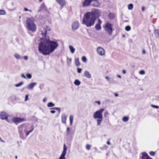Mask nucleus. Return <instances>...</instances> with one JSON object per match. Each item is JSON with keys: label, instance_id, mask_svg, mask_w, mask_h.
Returning <instances> with one entry per match:
<instances>
[{"label": "nucleus", "instance_id": "f03ea898", "mask_svg": "<svg viewBox=\"0 0 159 159\" xmlns=\"http://www.w3.org/2000/svg\"><path fill=\"white\" fill-rule=\"evenodd\" d=\"M97 12L93 11L86 13L83 19L82 23L87 27L93 25L97 18Z\"/></svg>", "mask_w": 159, "mask_h": 159}, {"label": "nucleus", "instance_id": "338daca9", "mask_svg": "<svg viewBox=\"0 0 159 159\" xmlns=\"http://www.w3.org/2000/svg\"><path fill=\"white\" fill-rule=\"evenodd\" d=\"M15 158L16 159H17V156H15Z\"/></svg>", "mask_w": 159, "mask_h": 159}, {"label": "nucleus", "instance_id": "5701e85b", "mask_svg": "<svg viewBox=\"0 0 159 159\" xmlns=\"http://www.w3.org/2000/svg\"><path fill=\"white\" fill-rule=\"evenodd\" d=\"M70 125H72L73 120V116L71 115L70 116Z\"/></svg>", "mask_w": 159, "mask_h": 159}, {"label": "nucleus", "instance_id": "4be33fe9", "mask_svg": "<svg viewBox=\"0 0 159 159\" xmlns=\"http://www.w3.org/2000/svg\"><path fill=\"white\" fill-rule=\"evenodd\" d=\"M75 65L77 66H79L80 65V64L78 58H76L75 60Z\"/></svg>", "mask_w": 159, "mask_h": 159}, {"label": "nucleus", "instance_id": "a19ab883", "mask_svg": "<svg viewBox=\"0 0 159 159\" xmlns=\"http://www.w3.org/2000/svg\"><path fill=\"white\" fill-rule=\"evenodd\" d=\"M77 69V72L78 73H80L81 72L82 70V69L81 68H78Z\"/></svg>", "mask_w": 159, "mask_h": 159}, {"label": "nucleus", "instance_id": "cd10ccee", "mask_svg": "<svg viewBox=\"0 0 159 159\" xmlns=\"http://www.w3.org/2000/svg\"><path fill=\"white\" fill-rule=\"evenodd\" d=\"M23 84L24 82H21L18 84H15V86L16 87H18L21 86Z\"/></svg>", "mask_w": 159, "mask_h": 159}, {"label": "nucleus", "instance_id": "6e6d98bb", "mask_svg": "<svg viewBox=\"0 0 159 159\" xmlns=\"http://www.w3.org/2000/svg\"><path fill=\"white\" fill-rule=\"evenodd\" d=\"M122 73L123 74H126V71H125V70H122Z\"/></svg>", "mask_w": 159, "mask_h": 159}, {"label": "nucleus", "instance_id": "2eb2a0df", "mask_svg": "<svg viewBox=\"0 0 159 159\" xmlns=\"http://www.w3.org/2000/svg\"><path fill=\"white\" fill-rule=\"evenodd\" d=\"M36 83H31L26 88L29 90H33L34 87L35 85H36Z\"/></svg>", "mask_w": 159, "mask_h": 159}, {"label": "nucleus", "instance_id": "a211bd4d", "mask_svg": "<svg viewBox=\"0 0 159 159\" xmlns=\"http://www.w3.org/2000/svg\"><path fill=\"white\" fill-rule=\"evenodd\" d=\"M84 76L87 78L90 79L91 78V75L89 72L87 70H85L84 72Z\"/></svg>", "mask_w": 159, "mask_h": 159}, {"label": "nucleus", "instance_id": "9d476101", "mask_svg": "<svg viewBox=\"0 0 159 159\" xmlns=\"http://www.w3.org/2000/svg\"><path fill=\"white\" fill-rule=\"evenodd\" d=\"M141 155L140 156V159H153L150 157L145 152H144L141 153Z\"/></svg>", "mask_w": 159, "mask_h": 159}, {"label": "nucleus", "instance_id": "09e8293b", "mask_svg": "<svg viewBox=\"0 0 159 159\" xmlns=\"http://www.w3.org/2000/svg\"><path fill=\"white\" fill-rule=\"evenodd\" d=\"M103 148L104 149H107V146L106 145H104L103 146Z\"/></svg>", "mask_w": 159, "mask_h": 159}, {"label": "nucleus", "instance_id": "ddd939ff", "mask_svg": "<svg viewBox=\"0 0 159 159\" xmlns=\"http://www.w3.org/2000/svg\"><path fill=\"white\" fill-rule=\"evenodd\" d=\"M92 2V0H84L82 2V6L86 7L90 5Z\"/></svg>", "mask_w": 159, "mask_h": 159}, {"label": "nucleus", "instance_id": "b1692460", "mask_svg": "<svg viewBox=\"0 0 159 159\" xmlns=\"http://www.w3.org/2000/svg\"><path fill=\"white\" fill-rule=\"evenodd\" d=\"M14 57L17 59H21V57L18 54H14Z\"/></svg>", "mask_w": 159, "mask_h": 159}, {"label": "nucleus", "instance_id": "052dcab7", "mask_svg": "<svg viewBox=\"0 0 159 159\" xmlns=\"http://www.w3.org/2000/svg\"><path fill=\"white\" fill-rule=\"evenodd\" d=\"M117 77L120 78H121V76L120 75H117Z\"/></svg>", "mask_w": 159, "mask_h": 159}, {"label": "nucleus", "instance_id": "603ef678", "mask_svg": "<svg viewBox=\"0 0 159 159\" xmlns=\"http://www.w3.org/2000/svg\"><path fill=\"white\" fill-rule=\"evenodd\" d=\"M24 10L25 11H29V10L28 9L26 8H25L24 9Z\"/></svg>", "mask_w": 159, "mask_h": 159}, {"label": "nucleus", "instance_id": "a18cd8bd", "mask_svg": "<svg viewBox=\"0 0 159 159\" xmlns=\"http://www.w3.org/2000/svg\"><path fill=\"white\" fill-rule=\"evenodd\" d=\"M34 129V128L33 127H32L31 129L29 131H28V132H29V133H31L32 132Z\"/></svg>", "mask_w": 159, "mask_h": 159}, {"label": "nucleus", "instance_id": "423d86ee", "mask_svg": "<svg viewBox=\"0 0 159 159\" xmlns=\"http://www.w3.org/2000/svg\"><path fill=\"white\" fill-rule=\"evenodd\" d=\"M104 28H105V31L108 34L110 35L112 34L113 29L112 24L109 22H107L104 26Z\"/></svg>", "mask_w": 159, "mask_h": 159}, {"label": "nucleus", "instance_id": "f704fd0d", "mask_svg": "<svg viewBox=\"0 0 159 159\" xmlns=\"http://www.w3.org/2000/svg\"><path fill=\"white\" fill-rule=\"evenodd\" d=\"M91 147V145L89 144H87L86 145V148L87 150H89L90 149Z\"/></svg>", "mask_w": 159, "mask_h": 159}, {"label": "nucleus", "instance_id": "ea45409f", "mask_svg": "<svg viewBox=\"0 0 159 159\" xmlns=\"http://www.w3.org/2000/svg\"><path fill=\"white\" fill-rule=\"evenodd\" d=\"M151 106L154 108H156V109H158L159 108V107L157 105H152Z\"/></svg>", "mask_w": 159, "mask_h": 159}, {"label": "nucleus", "instance_id": "20e7f679", "mask_svg": "<svg viewBox=\"0 0 159 159\" xmlns=\"http://www.w3.org/2000/svg\"><path fill=\"white\" fill-rule=\"evenodd\" d=\"M104 110V109L102 108L99 110L95 111L93 115V117L94 119H98L97 120V125H101L102 122L103 120L102 112Z\"/></svg>", "mask_w": 159, "mask_h": 159}, {"label": "nucleus", "instance_id": "4c0bfd02", "mask_svg": "<svg viewBox=\"0 0 159 159\" xmlns=\"http://www.w3.org/2000/svg\"><path fill=\"white\" fill-rule=\"evenodd\" d=\"M149 153L151 156H153L155 155V152L153 151H151Z\"/></svg>", "mask_w": 159, "mask_h": 159}, {"label": "nucleus", "instance_id": "37998d69", "mask_svg": "<svg viewBox=\"0 0 159 159\" xmlns=\"http://www.w3.org/2000/svg\"><path fill=\"white\" fill-rule=\"evenodd\" d=\"M67 61L69 62V63H70L71 61V58H67Z\"/></svg>", "mask_w": 159, "mask_h": 159}, {"label": "nucleus", "instance_id": "393cba45", "mask_svg": "<svg viewBox=\"0 0 159 159\" xmlns=\"http://www.w3.org/2000/svg\"><path fill=\"white\" fill-rule=\"evenodd\" d=\"M55 106V104L53 103L52 102H49L47 105V106L48 107H54Z\"/></svg>", "mask_w": 159, "mask_h": 159}, {"label": "nucleus", "instance_id": "39448f33", "mask_svg": "<svg viewBox=\"0 0 159 159\" xmlns=\"http://www.w3.org/2000/svg\"><path fill=\"white\" fill-rule=\"evenodd\" d=\"M29 125H23L19 126L18 128L20 136L21 138H24V134L27 132V129H29Z\"/></svg>", "mask_w": 159, "mask_h": 159}, {"label": "nucleus", "instance_id": "f3484780", "mask_svg": "<svg viewBox=\"0 0 159 159\" xmlns=\"http://www.w3.org/2000/svg\"><path fill=\"white\" fill-rule=\"evenodd\" d=\"M99 23L96 24L95 26V29L97 30H99L101 29V21L100 19H98Z\"/></svg>", "mask_w": 159, "mask_h": 159}, {"label": "nucleus", "instance_id": "864d4df0", "mask_svg": "<svg viewBox=\"0 0 159 159\" xmlns=\"http://www.w3.org/2000/svg\"><path fill=\"white\" fill-rule=\"evenodd\" d=\"M50 112L52 113H54L56 112V111L54 110H51V111Z\"/></svg>", "mask_w": 159, "mask_h": 159}, {"label": "nucleus", "instance_id": "473e14b6", "mask_svg": "<svg viewBox=\"0 0 159 159\" xmlns=\"http://www.w3.org/2000/svg\"><path fill=\"white\" fill-rule=\"evenodd\" d=\"M82 60L84 62H86L87 61V59L85 56H83L82 57Z\"/></svg>", "mask_w": 159, "mask_h": 159}, {"label": "nucleus", "instance_id": "c756f323", "mask_svg": "<svg viewBox=\"0 0 159 159\" xmlns=\"http://www.w3.org/2000/svg\"><path fill=\"white\" fill-rule=\"evenodd\" d=\"M66 135H68L70 134V128L69 127H67L66 129Z\"/></svg>", "mask_w": 159, "mask_h": 159}, {"label": "nucleus", "instance_id": "7c9ffc66", "mask_svg": "<svg viewBox=\"0 0 159 159\" xmlns=\"http://www.w3.org/2000/svg\"><path fill=\"white\" fill-rule=\"evenodd\" d=\"M41 7L44 10L46 8V6L44 3L42 4L41 6Z\"/></svg>", "mask_w": 159, "mask_h": 159}, {"label": "nucleus", "instance_id": "bb28decb", "mask_svg": "<svg viewBox=\"0 0 159 159\" xmlns=\"http://www.w3.org/2000/svg\"><path fill=\"white\" fill-rule=\"evenodd\" d=\"M129 119V118L127 116L124 117L122 118L123 120L125 122H126L128 121Z\"/></svg>", "mask_w": 159, "mask_h": 159}, {"label": "nucleus", "instance_id": "6ab92c4d", "mask_svg": "<svg viewBox=\"0 0 159 159\" xmlns=\"http://www.w3.org/2000/svg\"><path fill=\"white\" fill-rule=\"evenodd\" d=\"M115 17V14L113 13H110L108 15V18L111 20L113 19Z\"/></svg>", "mask_w": 159, "mask_h": 159}, {"label": "nucleus", "instance_id": "5fc2aeb1", "mask_svg": "<svg viewBox=\"0 0 159 159\" xmlns=\"http://www.w3.org/2000/svg\"><path fill=\"white\" fill-rule=\"evenodd\" d=\"M145 9V8L144 7H142V11H144Z\"/></svg>", "mask_w": 159, "mask_h": 159}, {"label": "nucleus", "instance_id": "49530a36", "mask_svg": "<svg viewBox=\"0 0 159 159\" xmlns=\"http://www.w3.org/2000/svg\"><path fill=\"white\" fill-rule=\"evenodd\" d=\"M24 58L25 60H28V57L27 56H25L24 57Z\"/></svg>", "mask_w": 159, "mask_h": 159}, {"label": "nucleus", "instance_id": "7ed1b4c3", "mask_svg": "<svg viewBox=\"0 0 159 159\" xmlns=\"http://www.w3.org/2000/svg\"><path fill=\"white\" fill-rule=\"evenodd\" d=\"M35 20L33 17L28 18L26 24V27L29 30L34 32L36 30V25L35 23Z\"/></svg>", "mask_w": 159, "mask_h": 159}, {"label": "nucleus", "instance_id": "bf43d9fd", "mask_svg": "<svg viewBox=\"0 0 159 159\" xmlns=\"http://www.w3.org/2000/svg\"><path fill=\"white\" fill-rule=\"evenodd\" d=\"M114 95L116 97H117L118 96V94L116 93H115Z\"/></svg>", "mask_w": 159, "mask_h": 159}, {"label": "nucleus", "instance_id": "680f3d73", "mask_svg": "<svg viewBox=\"0 0 159 159\" xmlns=\"http://www.w3.org/2000/svg\"><path fill=\"white\" fill-rule=\"evenodd\" d=\"M0 142H1L3 143H5V141L3 140H2V139H1V140H0Z\"/></svg>", "mask_w": 159, "mask_h": 159}, {"label": "nucleus", "instance_id": "aec40b11", "mask_svg": "<svg viewBox=\"0 0 159 159\" xmlns=\"http://www.w3.org/2000/svg\"><path fill=\"white\" fill-rule=\"evenodd\" d=\"M69 48L71 53H73L75 51V49L72 46H69Z\"/></svg>", "mask_w": 159, "mask_h": 159}, {"label": "nucleus", "instance_id": "e433bc0d", "mask_svg": "<svg viewBox=\"0 0 159 159\" xmlns=\"http://www.w3.org/2000/svg\"><path fill=\"white\" fill-rule=\"evenodd\" d=\"M29 132H27H27L25 133V134H24V138H23L25 139L27 137V136L29 135Z\"/></svg>", "mask_w": 159, "mask_h": 159}, {"label": "nucleus", "instance_id": "1a4fd4ad", "mask_svg": "<svg viewBox=\"0 0 159 159\" xmlns=\"http://www.w3.org/2000/svg\"><path fill=\"white\" fill-rule=\"evenodd\" d=\"M97 51L98 54L101 56H102L105 54L104 49L101 47H99L97 48Z\"/></svg>", "mask_w": 159, "mask_h": 159}, {"label": "nucleus", "instance_id": "412c9836", "mask_svg": "<svg viewBox=\"0 0 159 159\" xmlns=\"http://www.w3.org/2000/svg\"><path fill=\"white\" fill-rule=\"evenodd\" d=\"M74 84L76 85L79 86L81 84L80 82L78 80H76L74 82Z\"/></svg>", "mask_w": 159, "mask_h": 159}, {"label": "nucleus", "instance_id": "4d7b16f0", "mask_svg": "<svg viewBox=\"0 0 159 159\" xmlns=\"http://www.w3.org/2000/svg\"><path fill=\"white\" fill-rule=\"evenodd\" d=\"M145 53H146V51L144 50H143L142 51V53L143 54H145Z\"/></svg>", "mask_w": 159, "mask_h": 159}, {"label": "nucleus", "instance_id": "de8ad7c7", "mask_svg": "<svg viewBox=\"0 0 159 159\" xmlns=\"http://www.w3.org/2000/svg\"><path fill=\"white\" fill-rule=\"evenodd\" d=\"M95 102L97 103L98 105H100L101 104V102L100 101H96Z\"/></svg>", "mask_w": 159, "mask_h": 159}, {"label": "nucleus", "instance_id": "0e129e2a", "mask_svg": "<svg viewBox=\"0 0 159 159\" xmlns=\"http://www.w3.org/2000/svg\"><path fill=\"white\" fill-rule=\"evenodd\" d=\"M8 121H9V122H10V123H11L12 122H13V121H12V120H11L10 121V120H8Z\"/></svg>", "mask_w": 159, "mask_h": 159}, {"label": "nucleus", "instance_id": "3c124183", "mask_svg": "<svg viewBox=\"0 0 159 159\" xmlns=\"http://www.w3.org/2000/svg\"><path fill=\"white\" fill-rule=\"evenodd\" d=\"M108 112L107 111H106L105 113H104V116H106V115H108Z\"/></svg>", "mask_w": 159, "mask_h": 159}, {"label": "nucleus", "instance_id": "6e6552de", "mask_svg": "<svg viewBox=\"0 0 159 159\" xmlns=\"http://www.w3.org/2000/svg\"><path fill=\"white\" fill-rule=\"evenodd\" d=\"M67 148L65 144L63 145V150L61 155L59 159H66L65 158V156L66 154Z\"/></svg>", "mask_w": 159, "mask_h": 159}, {"label": "nucleus", "instance_id": "79ce46f5", "mask_svg": "<svg viewBox=\"0 0 159 159\" xmlns=\"http://www.w3.org/2000/svg\"><path fill=\"white\" fill-rule=\"evenodd\" d=\"M28 99H29L28 95H26L25 97V101H27Z\"/></svg>", "mask_w": 159, "mask_h": 159}, {"label": "nucleus", "instance_id": "58836bf2", "mask_svg": "<svg viewBox=\"0 0 159 159\" xmlns=\"http://www.w3.org/2000/svg\"><path fill=\"white\" fill-rule=\"evenodd\" d=\"M139 73L141 75H144L145 74V72L144 70H141L139 71Z\"/></svg>", "mask_w": 159, "mask_h": 159}, {"label": "nucleus", "instance_id": "72a5a7b5", "mask_svg": "<svg viewBox=\"0 0 159 159\" xmlns=\"http://www.w3.org/2000/svg\"><path fill=\"white\" fill-rule=\"evenodd\" d=\"M52 109H53L55 110H56L57 111H58L59 113H60V108H58V107H55L53 108Z\"/></svg>", "mask_w": 159, "mask_h": 159}, {"label": "nucleus", "instance_id": "c85d7f7f", "mask_svg": "<svg viewBox=\"0 0 159 159\" xmlns=\"http://www.w3.org/2000/svg\"><path fill=\"white\" fill-rule=\"evenodd\" d=\"M131 27L129 25L126 26L125 28V30L126 31H129L131 30Z\"/></svg>", "mask_w": 159, "mask_h": 159}, {"label": "nucleus", "instance_id": "f8f14e48", "mask_svg": "<svg viewBox=\"0 0 159 159\" xmlns=\"http://www.w3.org/2000/svg\"><path fill=\"white\" fill-rule=\"evenodd\" d=\"M71 26L72 29L73 30H75L79 27V23L77 21L74 22L72 24Z\"/></svg>", "mask_w": 159, "mask_h": 159}, {"label": "nucleus", "instance_id": "c03bdc74", "mask_svg": "<svg viewBox=\"0 0 159 159\" xmlns=\"http://www.w3.org/2000/svg\"><path fill=\"white\" fill-rule=\"evenodd\" d=\"M21 76L25 79L26 78L24 74H22L21 75Z\"/></svg>", "mask_w": 159, "mask_h": 159}, {"label": "nucleus", "instance_id": "a878e982", "mask_svg": "<svg viewBox=\"0 0 159 159\" xmlns=\"http://www.w3.org/2000/svg\"><path fill=\"white\" fill-rule=\"evenodd\" d=\"M128 9L129 10H131L133 9V5L132 4L130 3L128 5Z\"/></svg>", "mask_w": 159, "mask_h": 159}, {"label": "nucleus", "instance_id": "f257e3e1", "mask_svg": "<svg viewBox=\"0 0 159 159\" xmlns=\"http://www.w3.org/2000/svg\"><path fill=\"white\" fill-rule=\"evenodd\" d=\"M43 37L41 38L38 50L39 52L45 55H48L53 52L58 47L59 44L56 40H51L47 35V30L45 29L41 31Z\"/></svg>", "mask_w": 159, "mask_h": 159}, {"label": "nucleus", "instance_id": "8fccbe9b", "mask_svg": "<svg viewBox=\"0 0 159 159\" xmlns=\"http://www.w3.org/2000/svg\"><path fill=\"white\" fill-rule=\"evenodd\" d=\"M47 101V99L46 98H44L43 99V102H45Z\"/></svg>", "mask_w": 159, "mask_h": 159}, {"label": "nucleus", "instance_id": "69168bd1", "mask_svg": "<svg viewBox=\"0 0 159 159\" xmlns=\"http://www.w3.org/2000/svg\"><path fill=\"white\" fill-rule=\"evenodd\" d=\"M100 148V149H101V150H104V149L103 148H101H101Z\"/></svg>", "mask_w": 159, "mask_h": 159}, {"label": "nucleus", "instance_id": "0eeeda50", "mask_svg": "<svg viewBox=\"0 0 159 159\" xmlns=\"http://www.w3.org/2000/svg\"><path fill=\"white\" fill-rule=\"evenodd\" d=\"M8 115L6 113L4 112H1L0 114V118L2 120H5L8 122L10 123V122L8 121Z\"/></svg>", "mask_w": 159, "mask_h": 159}, {"label": "nucleus", "instance_id": "c9c22d12", "mask_svg": "<svg viewBox=\"0 0 159 159\" xmlns=\"http://www.w3.org/2000/svg\"><path fill=\"white\" fill-rule=\"evenodd\" d=\"M26 77L30 79L32 78V75L30 74H26Z\"/></svg>", "mask_w": 159, "mask_h": 159}, {"label": "nucleus", "instance_id": "2f4dec72", "mask_svg": "<svg viewBox=\"0 0 159 159\" xmlns=\"http://www.w3.org/2000/svg\"><path fill=\"white\" fill-rule=\"evenodd\" d=\"M5 14V12L4 10H0V15H4Z\"/></svg>", "mask_w": 159, "mask_h": 159}, {"label": "nucleus", "instance_id": "13d9d810", "mask_svg": "<svg viewBox=\"0 0 159 159\" xmlns=\"http://www.w3.org/2000/svg\"><path fill=\"white\" fill-rule=\"evenodd\" d=\"M107 143L108 145H111V143L109 141H107Z\"/></svg>", "mask_w": 159, "mask_h": 159}, {"label": "nucleus", "instance_id": "dca6fc26", "mask_svg": "<svg viewBox=\"0 0 159 159\" xmlns=\"http://www.w3.org/2000/svg\"><path fill=\"white\" fill-rule=\"evenodd\" d=\"M67 116L65 113H63L61 115V121L63 123L65 124L66 122Z\"/></svg>", "mask_w": 159, "mask_h": 159}, {"label": "nucleus", "instance_id": "4468645a", "mask_svg": "<svg viewBox=\"0 0 159 159\" xmlns=\"http://www.w3.org/2000/svg\"><path fill=\"white\" fill-rule=\"evenodd\" d=\"M56 2L63 8L66 4L65 0H58Z\"/></svg>", "mask_w": 159, "mask_h": 159}, {"label": "nucleus", "instance_id": "774afa93", "mask_svg": "<svg viewBox=\"0 0 159 159\" xmlns=\"http://www.w3.org/2000/svg\"><path fill=\"white\" fill-rule=\"evenodd\" d=\"M122 37H125V34H123V35H122Z\"/></svg>", "mask_w": 159, "mask_h": 159}, {"label": "nucleus", "instance_id": "e2e57ef3", "mask_svg": "<svg viewBox=\"0 0 159 159\" xmlns=\"http://www.w3.org/2000/svg\"><path fill=\"white\" fill-rule=\"evenodd\" d=\"M106 79H107V80H109V77L108 76H106Z\"/></svg>", "mask_w": 159, "mask_h": 159}, {"label": "nucleus", "instance_id": "9b49d317", "mask_svg": "<svg viewBox=\"0 0 159 159\" xmlns=\"http://www.w3.org/2000/svg\"><path fill=\"white\" fill-rule=\"evenodd\" d=\"M26 120L25 118H20V117H16L13 119V121L16 123L25 121Z\"/></svg>", "mask_w": 159, "mask_h": 159}]
</instances>
